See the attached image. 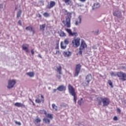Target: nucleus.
Segmentation results:
<instances>
[{
    "instance_id": "nucleus-33",
    "label": "nucleus",
    "mask_w": 126,
    "mask_h": 126,
    "mask_svg": "<svg viewBox=\"0 0 126 126\" xmlns=\"http://www.w3.org/2000/svg\"><path fill=\"white\" fill-rule=\"evenodd\" d=\"M33 28L32 26H28L26 28V30L31 31Z\"/></svg>"
},
{
    "instance_id": "nucleus-22",
    "label": "nucleus",
    "mask_w": 126,
    "mask_h": 126,
    "mask_svg": "<svg viewBox=\"0 0 126 126\" xmlns=\"http://www.w3.org/2000/svg\"><path fill=\"white\" fill-rule=\"evenodd\" d=\"M40 30L44 32L45 31V28H46V24L40 25L39 26Z\"/></svg>"
},
{
    "instance_id": "nucleus-27",
    "label": "nucleus",
    "mask_w": 126,
    "mask_h": 126,
    "mask_svg": "<svg viewBox=\"0 0 126 126\" xmlns=\"http://www.w3.org/2000/svg\"><path fill=\"white\" fill-rule=\"evenodd\" d=\"M43 122L45 123V124H50L51 123V121H50V119L47 118H44L43 119Z\"/></svg>"
},
{
    "instance_id": "nucleus-6",
    "label": "nucleus",
    "mask_w": 126,
    "mask_h": 126,
    "mask_svg": "<svg viewBox=\"0 0 126 126\" xmlns=\"http://www.w3.org/2000/svg\"><path fill=\"white\" fill-rule=\"evenodd\" d=\"M56 69H55L56 71H57V72L59 73V74L60 75H57L56 77L58 79H61V78H62V76H61V74H63V72H62V66L61 65V64H59L58 66H56Z\"/></svg>"
},
{
    "instance_id": "nucleus-10",
    "label": "nucleus",
    "mask_w": 126,
    "mask_h": 126,
    "mask_svg": "<svg viewBox=\"0 0 126 126\" xmlns=\"http://www.w3.org/2000/svg\"><path fill=\"white\" fill-rule=\"evenodd\" d=\"M16 84V81L14 80H10L8 81L7 88L8 89H11V88H13L14 86Z\"/></svg>"
},
{
    "instance_id": "nucleus-18",
    "label": "nucleus",
    "mask_w": 126,
    "mask_h": 126,
    "mask_svg": "<svg viewBox=\"0 0 126 126\" xmlns=\"http://www.w3.org/2000/svg\"><path fill=\"white\" fill-rule=\"evenodd\" d=\"M66 89V88L65 87V86L63 85L59 86L57 88V90L60 92L65 91Z\"/></svg>"
},
{
    "instance_id": "nucleus-44",
    "label": "nucleus",
    "mask_w": 126,
    "mask_h": 126,
    "mask_svg": "<svg viewBox=\"0 0 126 126\" xmlns=\"http://www.w3.org/2000/svg\"><path fill=\"white\" fill-rule=\"evenodd\" d=\"M31 52L32 54V56H33V55H34V49H32L31 51Z\"/></svg>"
},
{
    "instance_id": "nucleus-50",
    "label": "nucleus",
    "mask_w": 126,
    "mask_h": 126,
    "mask_svg": "<svg viewBox=\"0 0 126 126\" xmlns=\"http://www.w3.org/2000/svg\"><path fill=\"white\" fill-rule=\"evenodd\" d=\"M16 9H17V7H15V10H16Z\"/></svg>"
},
{
    "instance_id": "nucleus-32",
    "label": "nucleus",
    "mask_w": 126,
    "mask_h": 126,
    "mask_svg": "<svg viewBox=\"0 0 126 126\" xmlns=\"http://www.w3.org/2000/svg\"><path fill=\"white\" fill-rule=\"evenodd\" d=\"M69 43V40L68 39V38H66L64 39V44H65V45H68V44Z\"/></svg>"
},
{
    "instance_id": "nucleus-31",
    "label": "nucleus",
    "mask_w": 126,
    "mask_h": 126,
    "mask_svg": "<svg viewBox=\"0 0 126 126\" xmlns=\"http://www.w3.org/2000/svg\"><path fill=\"white\" fill-rule=\"evenodd\" d=\"M108 83L110 86H111V88H113L114 87V86L113 85V82H112V81L111 80H109L108 81Z\"/></svg>"
},
{
    "instance_id": "nucleus-16",
    "label": "nucleus",
    "mask_w": 126,
    "mask_h": 126,
    "mask_svg": "<svg viewBox=\"0 0 126 126\" xmlns=\"http://www.w3.org/2000/svg\"><path fill=\"white\" fill-rule=\"evenodd\" d=\"M113 15L114 16H117V17L118 18H121L122 16V12L119 10L115 11L114 12H113Z\"/></svg>"
},
{
    "instance_id": "nucleus-42",
    "label": "nucleus",
    "mask_w": 126,
    "mask_h": 126,
    "mask_svg": "<svg viewBox=\"0 0 126 126\" xmlns=\"http://www.w3.org/2000/svg\"><path fill=\"white\" fill-rule=\"evenodd\" d=\"M15 124L16 125H18V126H21V123H20V122H17V121H16Z\"/></svg>"
},
{
    "instance_id": "nucleus-48",
    "label": "nucleus",
    "mask_w": 126,
    "mask_h": 126,
    "mask_svg": "<svg viewBox=\"0 0 126 126\" xmlns=\"http://www.w3.org/2000/svg\"><path fill=\"white\" fill-rule=\"evenodd\" d=\"M38 57L40 58V59H42V56L40 55V54H38Z\"/></svg>"
},
{
    "instance_id": "nucleus-43",
    "label": "nucleus",
    "mask_w": 126,
    "mask_h": 126,
    "mask_svg": "<svg viewBox=\"0 0 126 126\" xmlns=\"http://www.w3.org/2000/svg\"><path fill=\"white\" fill-rule=\"evenodd\" d=\"M64 1L65 3H67V2H69V1H70V0H64Z\"/></svg>"
},
{
    "instance_id": "nucleus-7",
    "label": "nucleus",
    "mask_w": 126,
    "mask_h": 126,
    "mask_svg": "<svg viewBox=\"0 0 126 126\" xmlns=\"http://www.w3.org/2000/svg\"><path fill=\"white\" fill-rule=\"evenodd\" d=\"M93 77H92V75L91 74H88L85 78V81L86 83H83L85 86H89V84L90 82L92 80Z\"/></svg>"
},
{
    "instance_id": "nucleus-12",
    "label": "nucleus",
    "mask_w": 126,
    "mask_h": 126,
    "mask_svg": "<svg viewBox=\"0 0 126 126\" xmlns=\"http://www.w3.org/2000/svg\"><path fill=\"white\" fill-rule=\"evenodd\" d=\"M38 97L41 96V99L38 98V97L35 99V103L37 104H40V103H44L45 102V99H44V96L41 94H38Z\"/></svg>"
},
{
    "instance_id": "nucleus-9",
    "label": "nucleus",
    "mask_w": 126,
    "mask_h": 126,
    "mask_svg": "<svg viewBox=\"0 0 126 126\" xmlns=\"http://www.w3.org/2000/svg\"><path fill=\"white\" fill-rule=\"evenodd\" d=\"M81 69V64H77L76 65V68L75 69V73L74 74V77H76V76H78L79 75V73L80 72V70Z\"/></svg>"
},
{
    "instance_id": "nucleus-11",
    "label": "nucleus",
    "mask_w": 126,
    "mask_h": 126,
    "mask_svg": "<svg viewBox=\"0 0 126 126\" xmlns=\"http://www.w3.org/2000/svg\"><path fill=\"white\" fill-rule=\"evenodd\" d=\"M72 43L73 47H75L76 48L79 47V45H80V38H77L73 40Z\"/></svg>"
},
{
    "instance_id": "nucleus-8",
    "label": "nucleus",
    "mask_w": 126,
    "mask_h": 126,
    "mask_svg": "<svg viewBox=\"0 0 126 126\" xmlns=\"http://www.w3.org/2000/svg\"><path fill=\"white\" fill-rule=\"evenodd\" d=\"M87 47V44H86V43H85V41L82 40L81 41V45L79 47V54L80 55H82V50H84L85 49V48Z\"/></svg>"
},
{
    "instance_id": "nucleus-23",
    "label": "nucleus",
    "mask_w": 126,
    "mask_h": 126,
    "mask_svg": "<svg viewBox=\"0 0 126 126\" xmlns=\"http://www.w3.org/2000/svg\"><path fill=\"white\" fill-rule=\"evenodd\" d=\"M41 122V119H40L39 118H37L34 119V123L35 125H37L38 124H40Z\"/></svg>"
},
{
    "instance_id": "nucleus-28",
    "label": "nucleus",
    "mask_w": 126,
    "mask_h": 126,
    "mask_svg": "<svg viewBox=\"0 0 126 126\" xmlns=\"http://www.w3.org/2000/svg\"><path fill=\"white\" fill-rule=\"evenodd\" d=\"M52 106L53 111H58V106L55 103H53Z\"/></svg>"
},
{
    "instance_id": "nucleus-41",
    "label": "nucleus",
    "mask_w": 126,
    "mask_h": 126,
    "mask_svg": "<svg viewBox=\"0 0 126 126\" xmlns=\"http://www.w3.org/2000/svg\"><path fill=\"white\" fill-rule=\"evenodd\" d=\"M18 24H19V25H20V26H22V22H21V20H19Z\"/></svg>"
},
{
    "instance_id": "nucleus-5",
    "label": "nucleus",
    "mask_w": 126,
    "mask_h": 126,
    "mask_svg": "<svg viewBox=\"0 0 126 126\" xmlns=\"http://www.w3.org/2000/svg\"><path fill=\"white\" fill-rule=\"evenodd\" d=\"M68 90L69 93L73 96L75 103H76V93L75 92V89L71 85L69 84L68 85Z\"/></svg>"
},
{
    "instance_id": "nucleus-20",
    "label": "nucleus",
    "mask_w": 126,
    "mask_h": 126,
    "mask_svg": "<svg viewBox=\"0 0 126 126\" xmlns=\"http://www.w3.org/2000/svg\"><path fill=\"white\" fill-rule=\"evenodd\" d=\"M81 23V16H79L78 18V19L75 22V25L77 26V25H79V24H80Z\"/></svg>"
},
{
    "instance_id": "nucleus-25",
    "label": "nucleus",
    "mask_w": 126,
    "mask_h": 126,
    "mask_svg": "<svg viewBox=\"0 0 126 126\" xmlns=\"http://www.w3.org/2000/svg\"><path fill=\"white\" fill-rule=\"evenodd\" d=\"M61 49H63V50H64V49H66V45L65 44L63 43V42L61 41Z\"/></svg>"
},
{
    "instance_id": "nucleus-1",
    "label": "nucleus",
    "mask_w": 126,
    "mask_h": 126,
    "mask_svg": "<svg viewBox=\"0 0 126 126\" xmlns=\"http://www.w3.org/2000/svg\"><path fill=\"white\" fill-rule=\"evenodd\" d=\"M97 106H100L103 104V106H108L110 105V99L108 97H97L96 98Z\"/></svg>"
},
{
    "instance_id": "nucleus-14",
    "label": "nucleus",
    "mask_w": 126,
    "mask_h": 126,
    "mask_svg": "<svg viewBox=\"0 0 126 126\" xmlns=\"http://www.w3.org/2000/svg\"><path fill=\"white\" fill-rule=\"evenodd\" d=\"M22 50L26 52V53H29V44H25L22 46Z\"/></svg>"
},
{
    "instance_id": "nucleus-49",
    "label": "nucleus",
    "mask_w": 126,
    "mask_h": 126,
    "mask_svg": "<svg viewBox=\"0 0 126 126\" xmlns=\"http://www.w3.org/2000/svg\"><path fill=\"white\" fill-rule=\"evenodd\" d=\"M81 1H85V0H80Z\"/></svg>"
},
{
    "instance_id": "nucleus-36",
    "label": "nucleus",
    "mask_w": 126,
    "mask_h": 126,
    "mask_svg": "<svg viewBox=\"0 0 126 126\" xmlns=\"http://www.w3.org/2000/svg\"><path fill=\"white\" fill-rule=\"evenodd\" d=\"M59 41H57L56 42V47H55L56 50H59Z\"/></svg>"
},
{
    "instance_id": "nucleus-21",
    "label": "nucleus",
    "mask_w": 126,
    "mask_h": 126,
    "mask_svg": "<svg viewBox=\"0 0 126 126\" xmlns=\"http://www.w3.org/2000/svg\"><path fill=\"white\" fill-rule=\"evenodd\" d=\"M63 55L65 57H69L71 56V52L69 51H64Z\"/></svg>"
},
{
    "instance_id": "nucleus-4",
    "label": "nucleus",
    "mask_w": 126,
    "mask_h": 126,
    "mask_svg": "<svg viewBox=\"0 0 126 126\" xmlns=\"http://www.w3.org/2000/svg\"><path fill=\"white\" fill-rule=\"evenodd\" d=\"M72 13L68 12L66 15L67 17H65V21H63V23L64 24V26H66L67 28H70V19L71 18V15Z\"/></svg>"
},
{
    "instance_id": "nucleus-37",
    "label": "nucleus",
    "mask_w": 126,
    "mask_h": 126,
    "mask_svg": "<svg viewBox=\"0 0 126 126\" xmlns=\"http://www.w3.org/2000/svg\"><path fill=\"white\" fill-rule=\"evenodd\" d=\"M29 100H30V101L32 103L33 106H35V103H34V101H33L31 98H29Z\"/></svg>"
},
{
    "instance_id": "nucleus-34",
    "label": "nucleus",
    "mask_w": 126,
    "mask_h": 126,
    "mask_svg": "<svg viewBox=\"0 0 126 126\" xmlns=\"http://www.w3.org/2000/svg\"><path fill=\"white\" fill-rule=\"evenodd\" d=\"M62 11H63V13L64 14V15H66V14H67V13L69 12L68 11H67V10H66L65 9H63L62 10Z\"/></svg>"
},
{
    "instance_id": "nucleus-15",
    "label": "nucleus",
    "mask_w": 126,
    "mask_h": 126,
    "mask_svg": "<svg viewBox=\"0 0 126 126\" xmlns=\"http://www.w3.org/2000/svg\"><path fill=\"white\" fill-rule=\"evenodd\" d=\"M42 112H43L46 118H48V119H50V120H53L54 118L53 117L54 115L50 113L47 114V111H46V110H42Z\"/></svg>"
},
{
    "instance_id": "nucleus-39",
    "label": "nucleus",
    "mask_w": 126,
    "mask_h": 126,
    "mask_svg": "<svg viewBox=\"0 0 126 126\" xmlns=\"http://www.w3.org/2000/svg\"><path fill=\"white\" fill-rule=\"evenodd\" d=\"M55 55H61V52H60L59 50H57L56 51Z\"/></svg>"
},
{
    "instance_id": "nucleus-3",
    "label": "nucleus",
    "mask_w": 126,
    "mask_h": 126,
    "mask_svg": "<svg viewBox=\"0 0 126 126\" xmlns=\"http://www.w3.org/2000/svg\"><path fill=\"white\" fill-rule=\"evenodd\" d=\"M72 13L68 12L66 15L67 17H65V21H63V23L64 24V26H66L67 28H70V19L71 18V15Z\"/></svg>"
},
{
    "instance_id": "nucleus-47",
    "label": "nucleus",
    "mask_w": 126,
    "mask_h": 126,
    "mask_svg": "<svg viewBox=\"0 0 126 126\" xmlns=\"http://www.w3.org/2000/svg\"><path fill=\"white\" fill-rule=\"evenodd\" d=\"M38 17L39 18H41V17H42V16L41 15V14H38Z\"/></svg>"
},
{
    "instance_id": "nucleus-13",
    "label": "nucleus",
    "mask_w": 126,
    "mask_h": 126,
    "mask_svg": "<svg viewBox=\"0 0 126 126\" xmlns=\"http://www.w3.org/2000/svg\"><path fill=\"white\" fill-rule=\"evenodd\" d=\"M65 31L67 32L69 36H75V37H77V36H78V34L77 33V32H71V30L70 29H66Z\"/></svg>"
},
{
    "instance_id": "nucleus-2",
    "label": "nucleus",
    "mask_w": 126,
    "mask_h": 126,
    "mask_svg": "<svg viewBox=\"0 0 126 126\" xmlns=\"http://www.w3.org/2000/svg\"><path fill=\"white\" fill-rule=\"evenodd\" d=\"M110 75L111 76H118L119 80H121V81H126V73L125 72L120 71L115 74L114 72H111Z\"/></svg>"
},
{
    "instance_id": "nucleus-30",
    "label": "nucleus",
    "mask_w": 126,
    "mask_h": 126,
    "mask_svg": "<svg viewBox=\"0 0 126 126\" xmlns=\"http://www.w3.org/2000/svg\"><path fill=\"white\" fill-rule=\"evenodd\" d=\"M43 16H44V17H50V13L46 12H44L43 14Z\"/></svg>"
},
{
    "instance_id": "nucleus-17",
    "label": "nucleus",
    "mask_w": 126,
    "mask_h": 126,
    "mask_svg": "<svg viewBox=\"0 0 126 126\" xmlns=\"http://www.w3.org/2000/svg\"><path fill=\"white\" fill-rule=\"evenodd\" d=\"M55 5H56V2L54 1H50L49 4L47 5V7L49 9H51V8H53Z\"/></svg>"
},
{
    "instance_id": "nucleus-40",
    "label": "nucleus",
    "mask_w": 126,
    "mask_h": 126,
    "mask_svg": "<svg viewBox=\"0 0 126 126\" xmlns=\"http://www.w3.org/2000/svg\"><path fill=\"white\" fill-rule=\"evenodd\" d=\"M118 119L117 116H114L113 118V121H118Z\"/></svg>"
},
{
    "instance_id": "nucleus-46",
    "label": "nucleus",
    "mask_w": 126,
    "mask_h": 126,
    "mask_svg": "<svg viewBox=\"0 0 126 126\" xmlns=\"http://www.w3.org/2000/svg\"><path fill=\"white\" fill-rule=\"evenodd\" d=\"M57 90H58V89H55L53 90V93H56V92H57Z\"/></svg>"
},
{
    "instance_id": "nucleus-38",
    "label": "nucleus",
    "mask_w": 126,
    "mask_h": 126,
    "mask_svg": "<svg viewBox=\"0 0 126 126\" xmlns=\"http://www.w3.org/2000/svg\"><path fill=\"white\" fill-rule=\"evenodd\" d=\"M117 111L119 114H121V109H120L119 108H117Z\"/></svg>"
},
{
    "instance_id": "nucleus-45",
    "label": "nucleus",
    "mask_w": 126,
    "mask_h": 126,
    "mask_svg": "<svg viewBox=\"0 0 126 126\" xmlns=\"http://www.w3.org/2000/svg\"><path fill=\"white\" fill-rule=\"evenodd\" d=\"M31 32H32V34H35V30L33 29H32V31Z\"/></svg>"
},
{
    "instance_id": "nucleus-24",
    "label": "nucleus",
    "mask_w": 126,
    "mask_h": 126,
    "mask_svg": "<svg viewBox=\"0 0 126 126\" xmlns=\"http://www.w3.org/2000/svg\"><path fill=\"white\" fill-rule=\"evenodd\" d=\"M34 72H27L26 75H28V76H30V77H34Z\"/></svg>"
},
{
    "instance_id": "nucleus-29",
    "label": "nucleus",
    "mask_w": 126,
    "mask_h": 126,
    "mask_svg": "<svg viewBox=\"0 0 126 126\" xmlns=\"http://www.w3.org/2000/svg\"><path fill=\"white\" fill-rule=\"evenodd\" d=\"M21 13H22V11H21V10H19L17 13V18H19V17L21 16Z\"/></svg>"
},
{
    "instance_id": "nucleus-35",
    "label": "nucleus",
    "mask_w": 126,
    "mask_h": 126,
    "mask_svg": "<svg viewBox=\"0 0 126 126\" xmlns=\"http://www.w3.org/2000/svg\"><path fill=\"white\" fill-rule=\"evenodd\" d=\"M82 100H83V98H81L80 100H78V104L80 106H81V104H82Z\"/></svg>"
},
{
    "instance_id": "nucleus-19",
    "label": "nucleus",
    "mask_w": 126,
    "mask_h": 126,
    "mask_svg": "<svg viewBox=\"0 0 126 126\" xmlns=\"http://www.w3.org/2000/svg\"><path fill=\"white\" fill-rule=\"evenodd\" d=\"M14 106L16 107H21V108H25V105L20 103V102H16L14 104Z\"/></svg>"
},
{
    "instance_id": "nucleus-26",
    "label": "nucleus",
    "mask_w": 126,
    "mask_h": 126,
    "mask_svg": "<svg viewBox=\"0 0 126 126\" xmlns=\"http://www.w3.org/2000/svg\"><path fill=\"white\" fill-rule=\"evenodd\" d=\"M59 35L60 37H65L66 36V34L64 32H63V31H61L59 33Z\"/></svg>"
},
{
    "instance_id": "nucleus-51",
    "label": "nucleus",
    "mask_w": 126,
    "mask_h": 126,
    "mask_svg": "<svg viewBox=\"0 0 126 126\" xmlns=\"http://www.w3.org/2000/svg\"><path fill=\"white\" fill-rule=\"evenodd\" d=\"M99 32V31H97V33H98Z\"/></svg>"
}]
</instances>
